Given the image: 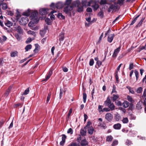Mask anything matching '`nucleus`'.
Returning a JSON list of instances; mask_svg holds the SVG:
<instances>
[{"label": "nucleus", "mask_w": 146, "mask_h": 146, "mask_svg": "<svg viewBox=\"0 0 146 146\" xmlns=\"http://www.w3.org/2000/svg\"><path fill=\"white\" fill-rule=\"evenodd\" d=\"M92 124V123L90 121H88L87 122V124L86 126L84 127V129H88V133L90 135H92L94 133V129L92 126H90Z\"/></svg>", "instance_id": "1"}, {"label": "nucleus", "mask_w": 146, "mask_h": 146, "mask_svg": "<svg viewBox=\"0 0 146 146\" xmlns=\"http://www.w3.org/2000/svg\"><path fill=\"white\" fill-rule=\"evenodd\" d=\"M119 7L116 4H111L108 9V11L110 13L111 11H116L119 9Z\"/></svg>", "instance_id": "2"}, {"label": "nucleus", "mask_w": 146, "mask_h": 146, "mask_svg": "<svg viewBox=\"0 0 146 146\" xmlns=\"http://www.w3.org/2000/svg\"><path fill=\"white\" fill-rule=\"evenodd\" d=\"M73 7L70 5H67L65 7L63 10L64 12L66 14H67L70 17L71 16V11L72 10Z\"/></svg>", "instance_id": "3"}, {"label": "nucleus", "mask_w": 146, "mask_h": 146, "mask_svg": "<svg viewBox=\"0 0 146 146\" xmlns=\"http://www.w3.org/2000/svg\"><path fill=\"white\" fill-rule=\"evenodd\" d=\"M38 13L36 11H35L32 12L31 15L30 16V18L31 20H36V21L37 22V21H38Z\"/></svg>", "instance_id": "4"}, {"label": "nucleus", "mask_w": 146, "mask_h": 146, "mask_svg": "<svg viewBox=\"0 0 146 146\" xmlns=\"http://www.w3.org/2000/svg\"><path fill=\"white\" fill-rule=\"evenodd\" d=\"M29 19L26 17H22L19 21L20 24L23 25H25L29 21Z\"/></svg>", "instance_id": "5"}, {"label": "nucleus", "mask_w": 146, "mask_h": 146, "mask_svg": "<svg viewBox=\"0 0 146 146\" xmlns=\"http://www.w3.org/2000/svg\"><path fill=\"white\" fill-rule=\"evenodd\" d=\"M105 118L108 122H110L112 120L113 116L111 113H108L106 114L105 115Z\"/></svg>", "instance_id": "6"}, {"label": "nucleus", "mask_w": 146, "mask_h": 146, "mask_svg": "<svg viewBox=\"0 0 146 146\" xmlns=\"http://www.w3.org/2000/svg\"><path fill=\"white\" fill-rule=\"evenodd\" d=\"M15 30L17 31V32L20 34H22L23 33V30L21 27L19 25L14 27Z\"/></svg>", "instance_id": "7"}, {"label": "nucleus", "mask_w": 146, "mask_h": 146, "mask_svg": "<svg viewBox=\"0 0 146 146\" xmlns=\"http://www.w3.org/2000/svg\"><path fill=\"white\" fill-rule=\"evenodd\" d=\"M121 48V46H120L118 48L115 49L112 55V57L113 58H116Z\"/></svg>", "instance_id": "8"}, {"label": "nucleus", "mask_w": 146, "mask_h": 146, "mask_svg": "<svg viewBox=\"0 0 146 146\" xmlns=\"http://www.w3.org/2000/svg\"><path fill=\"white\" fill-rule=\"evenodd\" d=\"M47 9L44 8L40 9L39 10V13L41 15H44L47 14Z\"/></svg>", "instance_id": "9"}, {"label": "nucleus", "mask_w": 146, "mask_h": 146, "mask_svg": "<svg viewBox=\"0 0 146 146\" xmlns=\"http://www.w3.org/2000/svg\"><path fill=\"white\" fill-rule=\"evenodd\" d=\"M80 2L79 0H76L73 2L72 5L74 7H78L81 5Z\"/></svg>", "instance_id": "10"}, {"label": "nucleus", "mask_w": 146, "mask_h": 146, "mask_svg": "<svg viewBox=\"0 0 146 146\" xmlns=\"http://www.w3.org/2000/svg\"><path fill=\"white\" fill-rule=\"evenodd\" d=\"M115 36V34L113 33L109 35L108 38V41L110 43L111 42Z\"/></svg>", "instance_id": "11"}, {"label": "nucleus", "mask_w": 146, "mask_h": 146, "mask_svg": "<svg viewBox=\"0 0 146 146\" xmlns=\"http://www.w3.org/2000/svg\"><path fill=\"white\" fill-rule=\"evenodd\" d=\"M52 69H50V71L49 72V73L48 75L46 76V79H44L42 80V81H46L48 80L50 78V77L51 75H52Z\"/></svg>", "instance_id": "12"}, {"label": "nucleus", "mask_w": 146, "mask_h": 146, "mask_svg": "<svg viewBox=\"0 0 146 146\" xmlns=\"http://www.w3.org/2000/svg\"><path fill=\"white\" fill-rule=\"evenodd\" d=\"M63 6V4L61 2H58L56 4V8L57 9H60Z\"/></svg>", "instance_id": "13"}, {"label": "nucleus", "mask_w": 146, "mask_h": 146, "mask_svg": "<svg viewBox=\"0 0 146 146\" xmlns=\"http://www.w3.org/2000/svg\"><path fill=\"white\" fill-rule=\"evenodd\" d=\"M111 103L109 97L107 98L106 100L104 102V104L106 106H108Z\"/></svg>", "instance_id": "14"}, {"label": "nucleus", "mask_w": 146, "mask_h": 146, "mask_svg": "<svg viewBox=\"0 0 146 146\" xmlns=\"http://www.w3.org/2000/svg\"><path fill=\"white\" fill-rule=\"evenodd\" d=\"M119 97V96L118 94H113V96L111 97V99L113 102L116 101Z\"/></svg>", "instance_id": "15"}, {"label": "nucleus", "mask_w": 146, "mask_h": 146, "mask_svg": "<svg viewBox=\"0 0 146 146\" xmlns=\"http://www.w3.org/2000/svg\"><path fill=\"white\" fill-rule=\"evenodd\" d=\"M113 127L115 129H120L121 127V125L119 123H117L114 124Z\"/></svg>", "instance_id": "16"}, {"label": "nucleus", "mask_w": 146, "mask_h": 146, "mask_svg": "<svg viewBox=\"0 0 146 146\" xmlns=\"http://www.w3.org/2000/svg\"><path fill=\"white\" fill-rule=\"evenodd\" d=\"M142 108V102L139 101L136 104V108L138 110H140Z\"/></svg>", "instance_id": "17"}, {"label": "nucleus", "mask_w": 146, "mask_h": 146, "mask_svg": "<svg viewBox=\"0 0 146 146\" xmlns=\"http://www.w3.org/2000/svg\"><path fill=\"white\" fill-rule=\"evenodd\" d=\"M46 32V29L44 28L43 29L40 31V34L42 37H43Z\"/></svg>", "instance_id": "18"}, {"label": "nucleus", "mask_w": 146, "mask_h": 146, "mask_svg": "<svg viewBox=\"0 0 146 146\" xmlns=\"http://www.w3.org/2000/svg\"><path fill=\"white\" fill-rule=\"evenodd\" d=\"M98 1V0H90V1L88 2L87 5L88 6H90L91 3L93 4H95Z\"/></svg>", "instance_id": "19"}, {"label": "nucleus", "mask_w": 146, "mask_h": 146, "mask_svg": "<svg viewBox=\"0 0 146 146\" xmlns=\"http://www.w3.org/2000/svg\"><path fill=\"white\" fill-rule=\"evenodd\" d=\"M86 129H84L82 128L81 129L80 131V133L81 135L82 136H84L86 135Z\"/></svg>", "instance_id": "20"}, {"label": "nucleus", "mask_w": 146, "mask_h": 146, "mask_svg": "<svg viewBox=\"0 0 146 146\" xmlns=\"http://www.w3.org/2000/svg\"><path fill=\"white\" fill-rule=\"evenodd\" d=\"M59 39L60 42L63 41L64 38V33L62 32L59 35Z\"/></svg>", "instance_id": "21"}, {"label": "nucleus", "mask_w": 146, "mask_h": 146, "mask_svg": "<svg viewBox=\"0 0 146 146\" xmlns=\"http://www.w3.org/2000/svg\"><path fill=\"white\" fill-rule=\"evenodd\" d=\"M108 106L111 110L112 111L115 110V106L113 103L111 102Z\"/></svg>", "instance_id": "22"}, {"label": "nucleus", "mask_w": 146, "mask_h": 146, "mask_svg": "<svg viewBox=\"0 0 146 146\" xmlns=\"http://www.w3.org/2000/svg\"><path fill=\"white\" fill-rule=\"evenodd\" d=\"M0 6L1 7L2 9L3 10H5L7 8V4L4 3L1 4Z\"/></svg>", "instance_id": "23"}, {"label": "nucleus", "mask_w": 146, "mask_h": 146, "mask_svg": "<svg viewBox=\"0 0 146 146\" xmlns=\"http://www.w3.org/2000/svg\"><path fill=\"white\" fill-rule=\"evenodd\" d=\"M124 108H127L128 107L129 105V103L127 101H125L123 102L122 104Z\"/></svg>", "instance_id": "24"}, {"label": "nucleus", "mask_w": 146, "mask_h": 146, "mask_svg": "<svg viewBox=\"0 0 146 146\" xmlns=\"http://www.w3.org/2000/svg\"><path fill=\"white\" fill-rule=\"evenodd\" d=\"M88 144V142L86 139H84L82 140L81 143V146H86Z\"/></svg>", "instance_id": "25"}, {"label": "nucleus", "mask_w": 146, "mask_h": 146, "mask_svg": "<svg viewBox=\"0 0 146 146\" xmlns=\"http://www.w3.org/2000/svg\"><path fill=\"white\" fill-rule=\"evenodd\" d=\"M115 119L117 121H119L121 119V116L118 113H117L115 114Z\"/></svg>", "instance_id": "26"}, {"label": "nucleus", "mask_w": 146, "mask_h": 146, "mask_svg": "<svg viewBox=\"0 0 146 146\" xmlns=\"http://www.w3.org/2000/svg\"><path fill=\"white\" fill-rule=\"evenodd\" d=\"M142 97H145L143 102V105L146 106V89H145L144 90Z\"/></svg>", "instance_id": "27"}, {"label": "nucleus", "mask_w": 146, "mask_h": 146, "mask_svg": "<svg viewBox=\"0 0 146 146\" xmlns=\"http://www.w3.org/2000/svg\"><path fill=\"white\" fill-rule=\"evenodd\" d=\"M18 52L17 51L11 52V57H15L17 56Z\"/></svg>", "instance_id": "28"}, {"label": "nucleus", "mask_w": 146, "mask_h": 146, "mask_svg": "<svg viewBox=\"0 0 146 146\" xmlns=\"http://www.w3.org/2000/svg\"><path fill=\"white\" fill-rule=\"evenodd\" d=\"M30 10L28 9L27 11L23 12L22 15H23L28 17L30 15Z\"/></svg>", "instance_id": "29"}, {"label": "nucleus", "mask_w": 146, "mask_h": 146, "mask_svg": "<svg viewBox=\"0 0 146 146\" xmlns=\"http://www.w3.org/2000/svg\"><path fill=\"white\" fill-rule=\"evenodd\" d=\"M57 17L60 19H64L65 18L61 13H58L57 15Z\"/></svg>", "instance_id": "30"}, {"label": "nucleus", "mask_w": 146, "mask_h": 146, "mask_svg": "<svg viewBox=\"0 0 146 146\" xmlns=\"http://www.w3.org/2000/svg\"><path fill=\"white\" fill-rule=\"evenodd\" d=\"M140 16V15H138L134 18V19L132 21L131 24H130V25H133L135 22L137 18Z\"/></svg>", "instance_id": "31"}, {"label": "nucleus", "mask_w": 146, "mask_h": 146, "mask_svg": "<svg viewBox=\"0 0 146 146\" xmlns=\"http://www.w3.org/2000/svg\"><path fill=\"white\" fill-rule=\"evenodd\" d=\"M5 25L6 26L8 27H10L13 25V23L9 21H7V22L5 23Z\"/></svg>", "instance_id": "32"}, {"label": "nucleus", "mask_w": 146, "mask_h": 146, "mask_svg": "<svg viewBox=\"0 0 146 146\" xmlns=\"http://www.w3.org/2000/svg\"><path fill=\"white\" fill-rule=\"evenodd\" d=\"M56 11H55V10H53L52 11H51L50 12V14H52L50 16V19L52 20H54V19L55 16H54V15H53L52 14H53L54 13H56Z\"/></svg>", "instance_id": "33"}, {"label": "nucleus", "mask_w": 146, "mask_h": 146, "mask_svg": "<svg viewBox=\"0 0 146 146\" xmlns=\"http://www.w3.org/2000/svg\"><path fill=\"white\" fill-rule=\"evenodd\" d=\"M36 32L32 31L31 30H29L27 32L28 34L33 35L34 36H36Z\"/></svg>", "instance_id": "34"}, {"label": "nucleus", "mask_w": 146, "mask_h": 146, "mask_svg": "<svg viewBox=\"0 0 146 146\" xmlns=\"http://www.w3.org/2000/svg\"><path fill=\"white\" fill-rule=\"evenodd\" d=\"M78 9L77 11L79 12H82L83 10V6H80V5L77 7Z\"/></svg>", "instance_id": "35"}, {"label": "nucleus", "mask_w": 146, "mask_h": 146, "mask_svg": "<svg viewBox=\"0 0 146 146\" xmlns=\"http://www.w3.org/2000/svg\"><path fill=\"white\" fill-rule=\"evenodd\" d=\"M99 126L103 129H105L107 127L106 124L103 123H100Z\"/></svg>", "instance_id": "36"}, {"label": "nucleus", "mask_w": 146, "mask_h": 146, "mask_svg": "<svg viewBox=\"0 0 146 146\" xmlns=\"http://www.w3.org/2000/svg\"><path fill=\"white\" fill-rule=\"evenodd\" d=\"M122 121L123 123H127L129 122V120L127 117L123 118Z\"/></svg>", "instance_id": "37"}, {"label": "nucleus", "mask_w": 146, "mask_h": 146, "mask_svg": "<svg viewBox=\"0 0 146 146\" xmlns=\"http://www.w3.org/2000/svg\"><path fill=\"white\" fill-rule=\"evenodd\" d=\"M116 87L115 85H113V89L112 90V91L111 92V94H112L113 93H116L117 92L116 91Z\"/></svg>", "instance_id": "38"}, {"label": "nucleus", "mask_w": 146, "mask_h": 146, "mask_svg": "<svg viewBox=\"0 0 146 146\" xmlns=\"http://www.w3.org/2000/svg\"><path fill=\"white\" fill-rule=\"evenodd\" d=\"M51 95V93L50 92L48 93L46 103H48L50 98Z\"/></svg>", "instance_id": "39"}, {"label": "nucleus", "mask_w": 146, "mask_h": 146, "mask_svg": "<svg viewBox=\"0 0 146 146\" xmlns=\"http://www.w3.org/2000/svg\"><path fill=\"white\" fill-rule=\"evenodd\" d=\"M32 47V46L31 45L28 44L25 47V49L26 51H27L31 49Z\"/></svg>", "instance_id": "40"}, {"label": "nucleus", "mask_w": 146, "mask_h": 146, "mask_svg": "<svg viewBox=\"0 0 146 146\" xmlns=\"http://www.w3.org/2000/svg\"><path fill=\"white\" fill-rule=\"evenodd\" d=\"M83 102L84 103H85L86 102V100L87 98V94L85 93H83Z\"/></svg>", "instance_id": "41"}, {"label": "nucleus", "mask_w": 146, "mask_h": 146, "mask_svg": "<svg viewBox=\"0 0 146 146\" xmlns=\"http://www.w3.org/2000/svg\"><path fill=\"white\" fill-rule=\"evenodd\" d=\"M110 110V109H109V108H104L102 110H99V111L100 112V111H102V112H104V111H106V112H108Z\"/></svg>", "instance_id": "42"}, {"label": "nucleus", "mask_w": 146, "mask_h": 146, "mask_svg": "<svg viewBox=\"0 0 146 146\" xmlns=\"http://www.w3.org/2000/svg\"><path fill=\"white\" fill-rule=\"evenodd\" d=\"M45 21L46 23L48 25H50L51 23L50 19L48 18H46L45 19Z\"/></svg>", "instance_id": "43"}, {"label": "nucleus", "mask_w": 146, "mask_h": 146, "mask_svg": "<svg viewBox=\"0 0 146 146\" xmlns=\"http://www.w3.org/2000/svg\"><path fill=\"white\" fill-rule=\"evenodd\" d=\"M15 36L18 41H20L21 38V36L18 33L15 34Z\"/></svg>", "instance_id": "44"}, {"label": "nucleus", "mask_w": 146, "mask_h": 146, "mask_svg": "<svg viewBox=\"0 0 146 146\" xmlns=\"http://www.w3.org/2000/svg\"><path fill=\"white\" fill-rule=\"evenodd\" d=\"M144 19V18H142L139 21V23L136 25V27H139L142 25V23Z\"/></svg>", "instance_id": "45"}, {"label": "nucleus", "mask_w": 146, "mask_h": 146, "mask_svg": "<svg viewBox=\"0 0 146 146\" xmlns=\"http://www.w3.org/2000/svg\"><path fill=\"white\" fill-rule=\"evenodd\" d=\"M113 139L111 135H110L107 137L106 140L108 141H111Z\"/></svg>", "instance_id": "46"}, {"label": "nucleus", "mask_w": 146, "mask_h": 146, "mask_svg": "<svg viewBox=\"0 0 146 146\" xmlns=\"http://www.w3.org/2000/svg\"><path fill=\"white\" fill-rule=\"evenodd\" d=\"M98 15L101 18H102L104 16V13L103 11H101L98 14Z\"/></svg>", "instance_id": "47"}, {"label": "nucleus", "mask_w": 146, "mask_h": 146, "mask_svg": "<svg viewBox=\"0 0 146 146\" xmlns=\"http://www.w3.org/2000/svg\"><path fill=\"white\" fill-rule=\"evenodd\" d=\"M134 65L133 63H130L129 65V69L130 70L134 68Z\"/></svg>", "instance_id": "48"}, {"label": "nucleus", "mask_w": 146, "mask_h": 146, "mask_svg": "<svg viewBox=\"0 0 146 146\" xmlns=\"http://www.w3.org/2000/svg\"><path fill=\"white\" fill-rule=\"evenodd\" d=\"M127 88L128 89V90H129V92L131 93V94H134L135 92L133 90L132 88L130 87L129 86H127Z\"/></svg>", "instance_id": "49"}, {"label": "nucleus", "mask_w": 146, "mask_h": 146, "mask_svg": "<svg viewBox=\"0 0 146 146\" xmlns=\"http://www.w3.org/2000/svg\"><path fill=\"white\" fill-rule=\"evenodd\" d=\"M72 1V0H66L64 5H68L71 4Z\"/></svg>", "instance_id": "50"}, {"label": "nucleus", "mask_w": 146, "mask_h": 146, "mask_svg": "<svg viewBox=\"0 0 146 146\" xmlns=\"http://www.w3.org/2000/svg\"><path fill=\"white\" fill-rule=\"evenodd\" d=\"M29 27H34V22L33 21H30L28 24Z\"/></svg>", "instance_id": "51"}, {"label": "nucleus", "mask_w": 146, "mask_h": 146, "mask_svg": "<svg viewBox=\"0 0 146 146\" xmlns=\"http://www.w3.org/2000/svg\"><path fill=\"white\" fill-rule=\"evenodd\" d=\"M50 6L51 8V9H55L56 8V5H55L54 3H52L50 5Z\"/></svg>", "instance_id": "52"}, {"label": "nucleus", "mask_w": 146, "mask_h": 146, "mask_svg": "<svg viewBox=\"0 0 146 146\" xmlns=\"http://www.w3.org/2000/svg\"><path fill=\"white\" fill-rule=\"evenodd\" d=\"M116 104L118 106H121L122 104L121 101L119 100H116L115 102Z\"/></svg>", "instance_id": "53"}, {"label": "nucleus", "mask_w": 146, "mask_h": 146, "mask_svg": "<svg viewBox=\"0 0 146 146\" xmlns=\"http://www.w3.org/2000/svg\"><path fill=\"white\" fill-rule=\"evenodd\" d=\"M29 89L28 88H27L23 92V93L22 94V95H26L27 94L29 93Z\"/></svg>", "instance_id": "54"}, {"label": "nucleus", "mask_w": 146, "mask_h": 146, "mask_svg": "<svg viewBox=\"0 0 146 146\" xmlns=\"http://www.w3.org/2000/svg\"><path fill=\"white\" fill-rule=\"evenodd\" d=\"M143 88L141 87H139L137 90L136 92L138 93H141L142 91Z\"/></svg>", "instance_id": "55"}, {"label": "nucleus", "mask_w": 146, "mask_h": 146, "mask_svg": "<svg viewBox=\"0 0 146 146\" xmlns=\"http://www.w3.org/2000/svg\"><path fill=\"white\" fill-rule=\"evenodd\" d=\"M92 7L96 10H97L98 8L99 7V5L98 4H97L96 3L94 5L92 6Z\"/></svg>", "instance_id": "56"}, {"label": "nucleus", "mask_w": 146, "mask_h": 146, "mask_svg": "<svg viewBox=\"0 0 146 146\" xmlns=\"http://www.w3.org/2000/svg\"><path fill=\"white\" fill-rule=\"evenodd\" d=\"M94 63V59L92 58L90 59V62H89V65L90 66H92L93 65Z\"/></svg>", "instance_id": "57"}, {"label": "nucleus", "mask_w": 146, "mask_h": 146, "mask_svg": "<svg viewBox=\"0 0 146 146\" xmlns=\"http://www.w3.org/2000/svg\"><path fill=\"white\" fill-rule=\"evenodd\" d=\"M32 41V40L31 38H28L25 41V43L27 44H28L29 43H30L31 41Z\"/></svg>", "instance_id": "58"}, {"label": "nucleus", "mask_w": 146, "mask_h": 146, "mask_svg": "<svg viewBox=\"0 0 146 146\" xmlns=\"http://www.w3.org/2000/svg\"><path fill=\"white\" fill-rule=\"evenodd\" d=\"M91 17H89L88 18H86V21H87L89 23H88V24L89 25H91Z\"/></svg>", "instance_id": "59"}, {"label": "nucleus", "mask_w": 146, "mask_h": 146, "mask_svg": "<svg viewBox=\"0 0 146 146\" xmlns=\"http://www.w3.org/2000/svg\"><path fill=\"white\" fill-rule=\"evenodd\" d=\"M118 141L116 140H115L111 144V145L112 146H115V145H116L118 144Z\"/></svg>", "instance_id": "60"}, {"label": "nucleus", "mask_w": 146, "mask_h": 146, "mask_svg": "<svg viewBox=\"0 0 146 146\" xmlns=\"http://www.w3.org/2000/svg\"><path fill=\"white\" fill-rule=\"evenodd\" d=\"M106 0H101L100 2V4L101 5L106 4Z\"/></svg>", "instance_id": "61"}, {"label": "nucleus", "mask_w": 146, "mask_h": 146, "mask_svg": "<svg viewBox=\"0 0 146 146\" xmlns=\"http://www.w3.org/2000/svg\"><path fill=\"white\" fill-rule=\"evenodd\" d=\"M67 132L68 133H70L71 134H72L73 133V131L72 128H70L68 129Z\"/></svg>", "instance_id": "62"}, {"label": "nucleus", "mask_w": 146, "mask_h": 146, "mask_svg": "<svg viewBox=\"0 0 146 146\" xmlns=\"http://www.w3.org/2000/svg\"><path fill=\"white\" fill-rule=\"evenodd\" d=\"M127 99L128 101H129V102H132L133 100L132 98V97L130 96H127Z\"/></svg>", "instance_id": "63"}, {"label": "nucleus", "mask_w": 146, "mask_h": 146, "mask_svg": "<svg viewBox=\"0 0 146 146\" xmlns=\"http://www.w3.org/2000/svg\"><path fill=\"white\" fill-rule=\"evenodd\" d=\"M102 62L100 61H98L96 62V64L98 66V67H97V68H98L102 64Z\"/></svg>", "instance_id": "64"}]
</instances>
